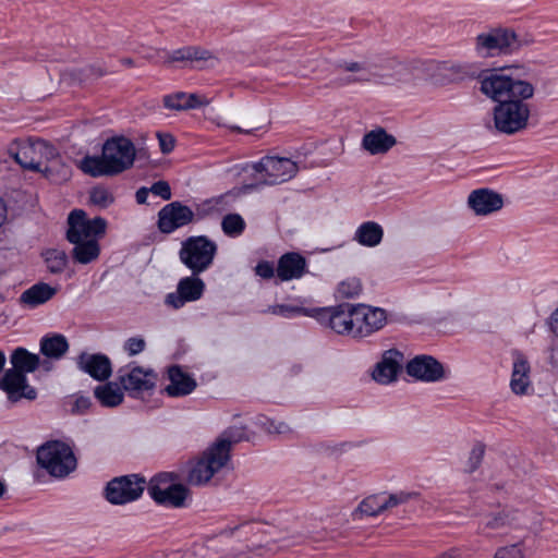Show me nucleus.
<instances>
[{
	"label": "nucleus",
	"mask_w": 558,
	"mask_h": 558,
	"mask_svg": "<svg viewBox=\"0 0 558 558\" xmlns=\"http://www.w3.org/2000/svg\"><path fill=\"white\" fill-rule=\"evenodd\" d=\"M65 239L73 244L71 257L74 263L87 265L100 255L99 239L106 234L107 220L102 217L87 218L83 209H73L68 216Z\"/></svg>",
	"instance_id": "obj_1"
},
{
	"label": "nucleus",
	"mask_w": 558,
	"mask_h": 558,
	"mask_svg": "<svg viewBox=\"0 0 558 558\" xmlns=\"http://www.w3.org/2000/svg\"><path fill=\"white\" fill-rule=\"evenodd\" d=\"M141 155L130 138L113 136L105 141L100 156L86 155L76 167L84 174H120L130 170Z\"/></svg>",
	"instance_id": "obj_2"
},
{
	"label": "nucleus",
	"mask_w": 558,
	"mask_h": 558,
	"mask_svg": "<svg viewBox=\"0 0 558 558\" xmlns=\"http://www.w3.org/2000/svg\"><path fill=\"white\" fill-rule=\"evenodd\" d=\"M12 368L7 369L0 379V389L7 392L8 399L17 402L22 398L35 400L37 391L27 383V373L35 372L40 364L39 355L19 347L10 355Z\"/></svg>",
	"instance_id": "obj_3"
},
{
	"label": "nucleus",
	"mask_w": 558,
	"mask_h": 558,
	"mask_svg": "<svg viewBox=\"0 0 558 558\" xmlns=\"http://www.w3.org/2000/svg\"><path fill=\"white\" fill-rule=\"evenodd\" d=\"M7 150L23 171L40 174L53 172L51 163L60 157L57 147L43 138H15Z\"/></svg>",
	"instance_id": "obj_4"
},
{
	"label": "nucleus",
	"mask_w": 558,
	"mask_h": 558,
	"mask_svg": "<svg viewBox=\"0 0 558 558\" xmlns=\"http://www.w3.org/2000/svg\"><path fill=\"white\" fill-rule=\"evenodd\" d=\"M511 68L485 70L478 75L480 90L489 99L499 104L508 98L521 96L532 98L534 86L520 78L519 74L507 73Z\"/></svg>",
	"instance_id": "obj_5"
},
{
	"label": "nucleus",
	"mask_w": 558,
	"mask_h": 558,
	"mask_svg": "<svg viewBox=\"0 0 558 558\" xmlns=\"http://www.w3.org/2000/svg\"><path fill=\"white\" fill-rule=\"evenodd\" d=\"M37 463L51 476L65 477L76 469V458L72 448L61 440H49L38 447Z\"/></svg>",
	"instance_id": "obj_6"
},
{
	"label": "nucleus",
	"mask_w": 558,
	"mask_h": 558,
	"mask_svg": "<svg viewBox=\"0 0 558 558\" xmlns=\"http://www.w3.org/2000/svg\"><path fill=\"white\" fill-rule=\"evenodd\" d=\"M529 99L515 96L499 101L493 110L496 130L511 135L526 129L531 114V107L526 102Z\"/></svg>",
	"instance_id": "obj_7"
},
{
	"label": "nucleus",
	"mask_w": 558,
	"mask_h": 558,
	"mask_svg": "<svg viewBox=\"0 0 558 558\" xmlns=\"http://www.w3.org/2000/svg\"><path fill=\"white\" fill-rule=\"evenodd\" d=\"M217 250L216 242L206 235H193L182 242L179 257L193 275H199L213 265Z\"/></svg>",
	"instance_id": "obj_8"
},
{
	"label": "nucleus",
	"mask_w": 558,
	"mask_h": 558,
	"mask_svg": "<svg viewBox=\"0 0 558 558\" xmlns=\"http://www.w3.org/2000/svg\"><path fill=\"white\" fill-rule=\"evenodd\" d=\"M228 461V444L225 441H215L192 465L186 480L190 484L195 486L204 485L208 483Z\"/></svg>",
	"instance_id": "obj_9"
},
{
	"label": "nucleus",
	"mask_w": 558,
	"mask_h": 558,
	"mask_svg": "<svg viewBox=\"0 0 558 558\" xmlns=\"http://www.w3.org/2000/svg\"><path fill=\"white\" fill-rule=\"evenodd\" d=\"M313 317L338 335L355 338V304L341 303L336 306L314 307Z\"/></svg>",
	"instance_id": "obj_10"
},
{
	"label": "nucleus",
	"mask_w": 558,
	"mask_h": 558,
	"mask_svg": "<svg viewBox=\"0 0 558 558\" xmlns=\"http://www.w3.org/2000/svg\"><path fill=\"white\" fill-rule=\"evenodd\" d=\"M524 44L529 41L520 39L513 31L508 28H495L476 37V50L484 57L511 53Z\"/></svg>",
	"instance_id": "obj_11"
},
{
	"label": "nucleus",
	"mask_w": 558,
	"mask_h": 558,
	"mask_svg": "<svg viewBox=\"0 0 558 558\" xmlns=\"http://www.w3.org/2000/svg\"><path fill=\"white\" fill-rule=\"evenodd\" d=\"M146 488V480L140 474L112 478L105 487V498L111 505H125L140 499Z\"/></svg>",
	"instance_id": "obj_12"
},
{
	"label": "nucleus",
	"mask_w": 558,
	"mask_h": 558,
	"mask_svg": "<svg viewBox=\"0 0 558 558\" xmlns=\"http://www.w3.org/2000/svg\"><path fill=\"white\" fill-rule=\"evenodd\" d=\"M118 381L131 398L140 399L144 393H151L156 387L158 375L153 368L133 366L129 371L120 368Z\"/></svg>",
	"instance_id": "obj_13"
},
{
	"label": "nucleus",
	"mask_w": 558,
	"mask_h": 558,
	"mask_svg": "<svg viewBox=\"0 0 558 558\" xmlns=\"http://www.w3.org/2000/svg\"><path fill=\"white\" fill-rule=\"evenodd\" d=\"M303 170L298 161L278 156H265L256 162H244L235 165L228 171L233 174L242 173H266V174H294Z\"/></svg>",
	"instance_id": "obj_14"
},
{
	"label": "nucleus",
	"mask_w": 558,
	"mask_h": 558,
	"mask_svg": "<svg viewBox=\"0 0 558 558\" xmlns=\"http://www.w3.org/2000/svg\"><path fill=\"white\" fill-rule=\"evenodd\" d=\"M194 211L187 205L179 201L165 205L158 211L157 227L163 234H170L175 230L194 223Z\"/></svg>",
	"instance_id": "obj_15"
},
{
	"label": "nucleus",
	"mask_w": 558,
	"mask_h": 558,
	"mask_svg": "<svg viewBox=\"0 0 558 558\" xmlns=\"http://www.w3.org/2000/svg\"><path fill=\"white\" fill-rule=\"evenodd\" d=\"M387 324L384 308L355 304V338H365L383 329Z\"/></svg>",
	"instance_id": "obj_16"
},
{
	"label": "nucleus",
	"mask_w": 558,
	"mask_h": 558,
	"mask_svg": "<svg viewBox=\"0 0 558 558\" xmlns=\"http://www.w3.org/2000/svg\"><path fill=\"white\" fill-rule=\"evenodd\" d=\"M205 291V282L198 277L193 275L180 279L177 286V292L169 293L166 296V304L179 310L187 302H194L203 296Z\"/></svg>",
	"instance_id": "obj_17"
},
{
	"label": "nucleus",
	"mask_w": 558,
	"mask_h": 558,
	"mask_svg": "<svg viewBox=\"0 0 558 558\" xmlns=\"http://www.w3.org/2000/svg\"><path fill=\"white\" fill-rule=\"evenodd\" d=\"M409 376L425 383H435L445 378V369L440 362L432 355H417L405 366Z\"/></svg>",
	"instance_id": "obj_18"
},
{
	"label": "nucleus",
	"mask_w": 558,
	"mask_h": 558,
	"mask_svg": "<svg viewBox=\"0 0 558 558\" xmlns=\"http://www.w3.org/2000/svg\"><path fill=\"white\" fill-rule=\"evenodd\" d=\"M403 357V353L398 349L386 350L373 369V379L381 385L397 380L402 369Z\"/></svg>",
	"instance_id": "obj_19"
},
{
	"label": "nucleus",
	"mask_w": 558,
	"mask_h": 558,
	"mask_svg": "<svg viewBox=\"0 0 558 558\" xmlns=\"http://www.w3.org/2000/svg\"><path fill=\"white\" fill-rule=\"evenodd\" d=\"M468 205L477 216H487L502 208L504 197L498 192L482 187L470 193Z\"/></svg>",
	"instance_id": "obj_20"
},
{
	"label": "nucleus",
	"mask_w": 558,
	"mask_h": 558,
	"mask_svg": "<svg viewBox=\"0 0 558 558\" xmlns=\"http://www.w3.org/2000/svg\"><path fill=\"white\" fill-rule=\"evenodd\" d=\"M77 367L98 381L107 380L112 374L111 361L102 353H81L77 357Z\"/></svg>",
	"instance_id": "obj_21"
},
{
	"label": "nucleus",
	"mask_w": 558,
	"mask_h": 558,
	"mask_svg": "<svg viewBox=\"0 0 558 558\" xmlns=\"http://www.w3.org/2000/svg\"><path fill=\"white\" fill-rule=\"evenodd\" d=\"M519 524V510L511 507H505L499 511L486 514L484 520L478 524L477 534L487 536V530L518 527Z\"/></svg>",
	"instance_id": "obj_22"
},
{
	"label": "nucleus",
	"mask_w": 558,
	"mask_h": 558,
	"mask_svg": "<svg viewBox=\"0 0 558 558\" xmlns=\"http://www.w3.org/2000/svg\"><path fill=\"white\" fill-rule=\"evenodd\" d=\"M307 272V260L296 252L281 255L276 267V276L280 281L300 279Z\"/></svg>",
	"instance_id": "obj_23"
},
{
	"label": "nucleus",
	"mask_w": 558,
	"mask_h": 558,
	"mask_svg": "<svg viewBox=\"0 0 558 558\" xmlns=\"http://www.w3.org/2000/svg\"><path fill=\"white\" fill-rule=\"evenodd\" d=\"M168 378L170 384L166 386L165 392L169 397L177 398L187 396L192 393L197 386L196 380L179 365H172L168 368Z\"/></svg>",
	"instance_id": "obj_24"
},
{
	"label": "nucleus",
	"mask_w": 558,
	"mask_h": 558,
	"mask_svg": "<svg viewBox=\"0 0 558 558\" xmlns=\"http://www.w3.org/2000/svg\"><path fill=\"white\" fill-rule=\"evenodd\" d=\"M513 356V365H512V374L510 380L511 390L515 395H525L530 387V373L531 366L527 361V357L520 352L519 350H514L512 352Z\"/></svg>",
	"instance_id": "obj_25"
},
{
	"label": "nucleus",
	"mask_w": 558,
	"mask_h": 558,
	"mask_svg": "<svg viewBox=\"0 0 558 558\" xmlns=\"http://www.w3.org/2000/svg\"><path fill=\"white\" fill-rule=\"evenodd\" d=\"M397 144V140L384 128H376L366 132L362 138V147L371 155H383Z\"/></svg>",
	"instance_id": "obj_26"
},
{
	"label": "nucleus",
	"mask_w": 558,
	"mask_h": 558,
	"mask_svg": "<svg viewBox=\"0 0 558 558\" xmlns=\"http://www.w3.org/2000/svg\"><path fill=\"white\" fill-rule=\"evenodd\" d=\"M191 490L183 484L168 486L163 490L158 487L150 489V498L158 505L172 508L185 507V500L190 497Z\"/></svg>",
	"instance_id": "obj_27"
},
{
	"label": "nucleus",
	"mask_w": 558,
	"mask_h": 558,
	"mask_svg": "<svg viewBox=\"0 0 558 558\" xmlns=\"http://www.w3.org/2000/svg\"><path fill=\"white\" fill-rule=\"evenodd\" d=\"M162 102L165 108L169 110L183 111L205 107L209 104V100L196 93L175 92L163 96Z\"/></svg>",
	"instance_id": "obj_28"
},
{
	"label": "nucleus",
	"mask_w": 558,
	"mask_h": 558,
	"mask_svg": "<svg viewBox=\"0 0 558 558\" xmlns=\"http://www.w3.org/2000/svg\"><path fill=\"white\" fill-rule=\"evenodd\" d=\"M165 52V64H171L175 62L187 63L194 61H207L213 58L209 50L204 49L199 46H184L172 51Z\"/></svg>",
	"instance_id": "obj_29"
},
{
	"label": "nucleus",
	"mask_w": 558,
	"mask_h": 558,
	"mask_svg": "<svg viewBox=\"0 0 558 558\" xmlns=\"http://www.w3.org/2000/svg\"><path fill=\"white\" fill-rule=\"evenodd\" d=\"M56 293V288L45 282H38L21 294L20 302L31 307H36L51 300Z\"/></svg>",
	"instance_id": "obj_30"
},
{
	"label": "nucleus",
	"mask_w": 558,
	"mask_h": 558,
	"mask_svg": "<svg viewBox=\"0 0 558 558\" xmlns=\"http://www.w3.org/2000/svg\"><path fill=\"white\" fill-rule=\"evenodd\" d=\"M40 353L48 359L60 360L69 351L68 339L61 333H49L40 339Z\"/></svg>",
	"instance_id": "obj_31"
},
{
	"label": "nucleus",
	"mask_w": 558,
	"mask_h": 558,
	"mask_svg": "<svg viewBox=\"0 0 558 558\" xmlns=\"http://www.w3.org/2000/svg\"><path fill=\"white\" fill-rule=\"evenodd\" d=\"M94 396L104 408H116L124 400L123 389L112 381L95 387Z\"/></svg>",
	"instance_id": "obj_32"
},
{
	"label": "nucleus",
	"mask_w": 558,
	"mask_h": 558,
	"mask_svg": "<svg viewBox=\"0 0 558 558\" xmlns=\"http://www.w3.org/2000/svg\"><path fill=\"white\" fill-rule=\"evenodd\" d=\"M383 236L384 230L380 225L366 221L356 229L354 240L363 246L374 247L381 242Z\"/></svg>",
	"instance_id": "obj_33"
},
{
	"label": "nucleus",
	"mask_w": 558,
	"mask_h": 558,
	"mask_svg": "<svg viewBox=\"0 0 558 558\" xmlns=\"http://www.w3.org/2000/svg\"><path fill=\"white\" fill-rule=\"evenodd\" d=\"M338 69L343 72L352 73L360 84L371 83V77L378 76L379 74L376 72V66L373 64H368V60L357 62V61H344L338 64Z\"/></svg>",
	"instance_id": "obj_34"
},
{
	"label": "nucleus",
	"mask_w": 558,
	"mask_h": 558,
	"mask_svg": "<svg viewBox=\"0 0 558 558\" xmlns=\"http://www.w3.org/2000/svg\"><path fill=\"white\" fill-rule=\"evenodd\" d=\"M368 64L376 66V72L380 75L371 77V83H386L388 80L393 78L397 68L401 64L393 58H376L369 59Z\"/></svg>",
	"instance_id": "obj_35"
},
{
	"label": "nucleus",
	"mask_w": 558,
	"mask_h": 558,
	"mask_svg": "<svg viewBox=\"0 0 558 558\" xmlns=\"http://www.w3.org/2000/svg\"><path fill=\"white\" fill-rule=\"evenodd\" d=\"M48 270L51 274H61L65 269L69 256L64 251L58 248H48L41 254Z\"/></svg>",
	"instance_id": "obj_36"
},
{
	"label": "nucleus",
	"mask_w": 558,
	"mask_h": 558,
	"mask_svg": "<svg viewBox=\"0 0 558 558\" xmlns=\"http://www.w3.org/2000/svg\"><path fill=\"white\" fill-rule=\"evenodd\" d=\"M114 203V195L112 191L102 185L97 184L90 187L88 192V204L100 209L108 208L110 205Z\"/></svg>",
	"instance_id": "obj_37"
},
{
	"label": "nucleus",
	"mask_w": 558,
	"mask_h": 558,
	"mask_svg": "<svg viewBox=\"0 0 558 558\" xmlns=\"http://www.w3.org/2000/svg\"><path fill=\"white\" fill-rule=\"evenodd\" d=\"M313 312H314V307L307 308L304 306L291 305V304L270 305V306H268L267 310L264 311V313L282 316L286 318H291V317L300 316V315L313 317Z\"/></svg>",
	"instance_id": "obj_38"
},
{
	"label": "nucleus",
	"mask_w": 558,
	"mask_h": 558,
	"mask_svg": "<svg viewBox=\"0 0 558 558\" xmlns=\"http://www.w3.org/2000/svg\"><path fill=\"white\" fill-rule=\"evenodd\" d=\"M245 221L239 214H228L222 218L221 229L228 236H239L245 230Z\"/></svg>",
	"instance_id": "obj_39"
},
{
	"label": "nucleus",
	"mask_w": 558,
	"mask_h": 558,
	"mask_svg": "<svg viewBox=\"0 0 558 558\" xmlns=\"http://www.w3.org/2000/svg\"><path fill=\"white\" fill-rule=\"evenodd\" d=\"M286 180L277 181V180H260L255 183H247L243 184L241 186L233 187L232 190L228 191L225 196H231V197H239L245 194H250L256 191L262 190L266 185H275L280 184L284 182Z\"/></svg>",
	"instance_id": "obj_40"
},
{
	"label": "nucleus",
	"mask_w": 558,
	"mask_h": 558,
	"mask_svg": "<svg viewBox=\"0 0 558 558\" xmlns=\"http://www.w3.org/2000/svg\"><path fill=\"white\" fill-rule=\"evenodd\" d=\"M362 283L359 278L352 277L341 281L337 288V294L341 299H353L361 294Z\"/></svg>",
	"instance_id": "obj_41"
},
{
	"label": "nucleus",
	"mask_w": 558,
	"mask_h": 558,
	"mask_svg": "<svg viewBox=\"0 0 558 558\" xmlns=\"http://www.w3.org/2000/svg\"><path fill=\"white\" fill-rule=\"evenodd\" d=\"M178 480V475L171 472H161L156 474L150 478V481L146 482V488L148 494L150 495V489L154 487H158L160 490H163L168 486H174L178 483L174 481Z\"/></svg>",
	"instance_id": "obj_42"
},
{
	"label": "nucleus",
	"mask_w": 558,
	"mask_h": 558,
	"mask_svg": "<svg viewBox=\"0 0 558 558\" xmlns=\"http://www.w3.org/2000/svg\"><path fill=\"white\" fill-rule=\"evenodd\" d=\"M418 494L414 492H399L390 494L387 498L381 496V507H384V510H387L389 508L397 507L401 504H405L410 499L416 498Z\"/></svg>",
	"instance_id": "obj_43"
},
{
	"label": "nucleus",
	"mask_w": 558,
	"mask_h": 558,
	"mask_svg": "<svg viewBox=\"0 0 558 558\" xmlns=\"http://www.w3.org/2000/svg\"><path fill=\"white\" fill-rule=\"evenodd\" d=\"M359 510L368 517H375L385 511L384 507H381V496H371L365 498L360 504Z\"/></svg>",
	"instance_id": "obj_44"
},
{
	"label": "nucleus",
	"mask_w": 558,
	"mask_h": 558,
	"mask_svg": "<svg viewBox=\"0 0 558 558\" xmlns=\"http://www.w3.org/2000/svg\"><path fill=\"white\" fill-rule=\"evenodd\" d=\"M242 440H248V437L245 435V428L230 427L225 432L223 437L217 439L216 441H225L228 444V456L230 457L232 444H236Z\"/></svg>",
	"instance_id": "obj_45"
},
{
	"label": "nucleus",
	"mask_w": 558,
	"mask_h": 558,
	"mask_svg": "<svg viewBox=\"0 0 558 558\" xmlns=\"http://www.w3.org/2000/svg\"><path fill=\"white\" fill-rule=\"evenodd\" d=\"M485 454V446L482 442H477L471 450L469 460H468V468L465 472L473 473L475 472L480 465L482 464L483 458Z\"/></svg>",
	"instance_id": "obj_46"
},
{
	"label": "nucleus",
	"mask_w": 558,
	"mask_h": 558,
	"mask_svg": "<svg viewBox=\"0 0 558 558\" xmlns=\"http://www.w3.org/2000/svg\"><path fill=\"white\" fill-rule=\"evenodd\" d=\"M70 404H71L70 412L73 415H84L93 407V402H92L90 398L82 396V395H75L74 399L70 402Z\"/></svg>",
	"instance_id": "obj_47"
},
{
	"label": "nucleus",
	"mask_w": 558,
	"mask_h": 558,
	"mask_svg": "<svg viewBox=\"0 0 558 558\" xmlns=\"http://www.w3.org/2000/svg\"><path fill=\"white\" fill-rule=\"evenodd\" d=\"M494 558H524L523 542L498 548Z\"/></svg>",
	"instance_id": "obj_48"
},
{
	"label": "nucleus",
	"mask_w": 558,
	"mask_h": 558,
	"mask_svg": "<svg viewBox=\"0 0 558 558\" xmlns=\"http://www.w3.org/2000/svg\"><path fill=\"white\" fill-rule=\"evenodd\" d=\"M446 70L448 71V76L452 82L464 81L471 76L470 68L464 64H450Z\"/></svg>",
	"instance_id": "obj_49"
},
{
	"label": "nucleus",
	"mask_w": 558,
	"mask_h": 558,
	"mask_svg": "<svg viewBox=\"0 0 558 558\" xmlns=\"http://www.w3.org/2000/svg\"><path fill=\"white\" fill-rule=\"evenodd\" d=\"M146 342L143 338L132 337L124 342V350L133 356L144 351Z\"/></svg>",
	"instance_id": "obj_50"
},
{
	"label": "nucleus",
	"mask_w": 558,
	"mask_h": 558,
	"mask_svg": "<svg viewBox=\"0 0 558 558\" xmlns=\"http://www.w3.org/2000/svg\"><path fill=\"white\" fill-rule=\"evenodd\" d=\"M149 192H151L156 196H160L165 201H169L172 195L169 183L162 180L154 183L149 187Z\"/></svg>",
	"instance_id": "obj_51"
},
{
	"label": "nucleus",
	"mask_w": 558,
	"mask_h": 558,
	"mask_svg": "<svg viewBox=\"0 0 558 558\" xmlns=\"http://www.w3.org/2000/svg\"><path fill=\"white\" fill-rule=\"evenodd\" d=\"M255 274L263 279H271L276 274V268L268 260L258 262L255 267Z\"/></svg>",
	"instance_id": "obj_52"
},
{
	"label": "nucleus",
	"mask_w": 558,
	"mask_h": 558,
	"mask_svg": "<svg viewBox=\"0 0 558 558\" xmlns=\"http://www.w3.org/2000/svg\"><path fill=\"white\" fill-rule=\"evenodd\" d=\"M159 146L162 153L168 154L174 148L175 140L169 133H157Z\"/></svg>",
	"instance_id": "obj_53"
},
{
	"label": "nucleus",
	"mask_w": 558,
	"mask_h": 558,
	"mask_svg": "<svg viewBox=\"0 0 558 558\" xmlns=\"http://www.w3.org/2000/svg\"><path fill=\"white\" fill-rule=\"evenodd\" d=\"M210 202H205L203 205H197L196 210L194 211V223L198 222L209 215L213 214L214 207H206Z\"/></svg>",
	"instance_id": "obj_54"
},
{
	"label": "nucleus",
	"mask_w": 558,
	"mask_h": 558,
	"mask_svg": "<svg viewBox=\"0 0 558 558\" xmlns=\"http://www.w3.org/2000/svg\"><path fill=\"white\" fill-rule=\"evenodd\" d=\"M359 83L360 84V81H357V78L352 74V75H347V76H341V77H337L332 84L337 87H342V86H347V85H351V84H356Z\"/></svg>",
	"instance_id": "obj_55"
},
{
	"label": "nucleus",
	"mask_w": 558,
	"mask_h": 558,
	"mask_svg": "<svg viewBox=\"0 0 558 558\" xmlns=\"http://www.w3.org/2000/svg\"><path fill=\"white\" fill-rule=\"evenodd\" d=\"M257 424L260 425L266 432L274 434L276 421L270 420L266 416H259L257 418Z\"/></svg>",
	"instance_id": "obj_56"
},
{
	"label": "nucleus",
	"mask_w": 558,
	"mask_h": 558,
	"mask_svg": "<svg viewBox=\"0 0 558 558\" xmlns=\"http://www.w3.org/2000/svg\"><path fill=\"white\" fill-rule=\"evenodd\" d=\"M549 328L553 333L558 337V307L553 312L549 317Z\"/></svg>",
	"instance_id": "obj_57"
},
{
	"label": "nucleus",
	"mask_w": 558,
	"mask_h": 558,
	"mask_svg": "<svg viewBox=\"0 0 558 558\" xmlns=\"http://www.w3.org/2000/svg\"><path fill=\"white\" fill-rule=\"evenodd\" d=\"M149 194V189L147 187H141L136 191V194H135V197H136V202L138 204H145L146 201H147V196Z\"/></svg>",
	"instance_id": "obj_58"
},
{
	"label": "nucleus",
	"mask_w": 558,
	"mask_h": 558,
	"mask_svg": "<svg viewBox=\"0 0 558 558\" xmlns=\"http://www.w3.org/2000/svg\"><path fill=\"white\" fill-rule=\"evenodd\" d=\"M88 71L92 75H95L97 77H100V76H104L106 75L108 72L106 70H104L100 66H96V65H90L88 68Z\"/></svg>",
	"instance_id": "obj_59"
},
{
	"label": "nucleus",
	"mask_w": 558,
	"mask_h": 558,
	"mask_svg": "<svg viewBox=\"0 0 558 558\" xmlns=\"http://www.w3.org/2000/svg\"><path fill=\"white\" fill-rule=\"evenodd\" d=\"M290 430L289 426L284 422H276L274 434H284Z\"/></svg>",
	"instance_id": "obj_60"
},
{
	"label": "nucleus",
	"mask_w": 558,
	"mask_h": 558,
	"mask_svg": "<svg viewBox=\"0 0 558 558\" xmlns=\"http://www.w3.org/2000/svg\"><path fill=\"white\" fill-rule=\"evenodd\" d=\"M7 220V206L2 198H0V228Z\"/></svg>",
	"instance_id": "obj_61"
},
{
	"label": "nucleus",
	"mask_w": 558,
	"mask_h": 558,
	"mask_svg": "<svg viewBox=\"0 0 558 558\" xmlns=\"http://www.w3.org/2000/svg\"><path fill=\"white\" fill-rule=\"evenodd\" d=\"M437 558H460V557L456 550H450V551L444 553L442 555H440Z\"/></svg>",
	"instance_id": "obj_62"
},
{
	"label": "nucleus",
	"mask_w": 558,
	"mask_h": 558,
	"mask_svg": "<svg viewBox=\"0 0 558 558\" xmlns=\"http://www.w3.org/2000/svg\"><path fill=\"white\" fill-rule=\"evenodd\" d=\"M120 62L124 65V66H128V68H133L135 66V62L132 58H122L120 60Z\"/></svg>",
	"instance_id": "obj_63"
},
{
	"label": "nucleus",
	"mask_w": 558,
	"mask_h": 558,
	"mask_svg": "<svg viewBox=\"0 0 558 558\" xmlns=\"http://www.w3.org/2000/svg\"><path fill=\"white\" fill-rule=\"evenodd\" d=\"M4 363H5V355L2 351H0V371L3 369Z\"/></svg>",
	"instance_id": "obj_64"
}]
</instances>
